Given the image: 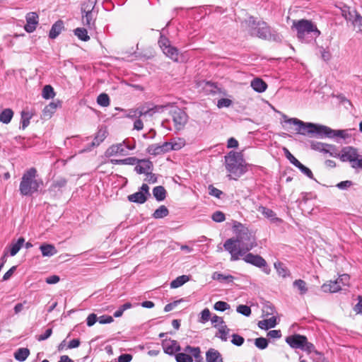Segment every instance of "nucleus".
I'll use <instances>...</instances> for the list:
<instances>
[{"instance_id": "obj_1", "label": "nucleus", "mask_w": 362, "mask_h": 362, "mask_svg": "<svg viewBox=\"0 0 362 362\" xmlns=\"http://www.w3.org/2000/svg\"><path fill=\"white\" fill-rule=\"evenodd\" d=\"M282 117L285 123L298 126L297 132L302 135L315 134L317 136L321 138L339 137L344 139L349 137L347 130H334L325 125L304 122L297 118H288L286 115H283Z\"/></svg>"}, {"instance_id": "obj_2", "label": "nucleus", "mask_w": 362, "mask_h": 362, "mask_svg": "<svg viewBox=\"0 0 362 362\" xmlns=\"http://www.w3.org/2000/svg\"><path fill=\"white\" fill-rule=\"evenodd\" d=\"M242 28L254 37L268 40L271 42L280 43L282 35L274 28L263 21H257L253 16H249L241 23Z\"/></svg>"}, {"instance_id": "obj_3", "label": "nucleus", "mask_w": 362, "mask_h": 362, "mask_svg": "<svg viewBox=\"0 0 362 362\" xmlns=\"http://www.w3.org/2000/svg\"><path fill=\"white\" fill-rule=\"evenodd\" d=\"M42 185L43 182L38 177L37 170L35 168H30L23 174L19 191L23 196H32L38 192L39 188Z\"/></svg>"}, {"instance_id": "obj_4", "label": "nucleus", "mask_w": 362, "mask_h": 362, "mask_svg": "<svg viewBox=\"0 0 362 362\" xmlns=\"http://www.w3.org/2000/svg\"><path fill=\"white\" fill-rule=\"evenodd\" d=\"M225 167L229 176L237 179L245 173V160L241 152L230 151L224 156Z\"/></svg>"}, {"instance_id": "obj_5", "label": "nucleus", "mask_w": 362, "mask_h": 362, "mask_svg": "<svg viewBox=\"0 0 362 362\" xmlns=\"http://www.w3.org/2000/svg\"><path fill=\"white\" fill-rule=\"evenodd\" d=\"M292 29L296 31L297 37L300 40H304L305 37L315 40L321 33L316 24L307 19L293 21Z\"/></svg>"}, {"instance_id": "obj_6", "label": "nucleus", "mask_w": 362, "mask_h": 362, "mask_svg": "<svg viewBox=\"0 0 362 362\" xmlns=\"http://www.w3.org/2000/svg\"><path fill=\"white\" fill-rule=\"evenodd\" d=\"M235 228L237 233L236 240L238 243V247H241L242 251H243L245 254L257 246L255 237L247 228L240 223L235 225Z\"/></svg>"}, {"instance_id": "obj_7", "label": "nucleus", "mask_w": 362, "mask_h": 362, "mask_svg": "<svg viewBox=\"0 0 362 362\" xmlns=\"http://www.w3.org/2000/svg\"><path fill=\"white\" fill-rule=\"evenodd\" d=\"M243 256V259L246 263L262 269V272L266 274H270L271 269L268 266L266 260L260 255L247 253L246 255L245 254Z\"/></svg>"}, {"instance_id": "obj_8", "label": "nucleus", "mask_w": 362, "mask_h": 362, "mask_svg": "<svg viewBox=\"0 0 362 362\" xmlns=\"http://www.w3.org/2000/svg\"><path fill=\"white\" fill-rule=\"evenodd\" d=\"M224 249L228 251L231 257V261H236L239 259L240 256H243L245 253L242 251L240 247H238V243L236 239L229 238L223 245Z\"/></svg>"}, {"instance_id": "obj_9", "label": "nucleus", "mask_w": 362, "mask_h": 362, "mask_svg": "<svg viewBox=\"0 0 362 362\" xmlns=\"http://www.w3.org/2000/svg\"><path fill=\"white\" fill-rule=\"evenodd\" d=\"M171 115L175 129L177 130L182 129L188 120L187 113L182 109L176 107L171 112Z\"/></svg>"}, {"instance_id": "obj_10", "label": "nucleus", "mask_w": 362, "mask_h": 362, "mask_svg": "<svg viewBox=\"0 0 362 362\" xmlns=\"http://www.w3.org/2000/svg\"><path fill=\"white\" fill-rule=\"evenodd\" d=\"M163 54L175 62H182L185 58L177 47H160Z\"/></svg>"}, {"instance_id": "obj_11", "label": "nucleus", "mask_w": 362, "mask_h": 362, "mask_svg": "<svg viewBox=\"0 0 362 362\" xmlns=\"http://www.w3.org/2000/svg\"><path fill=\"white\" fill-rule=\"evenodd\" d=\"M163 351L168 355H173L181 350V347L176 340L171 339H163L161 342Z\"/></svg>"}, {"instance_id": "obj_12", "label": "nucleus", "mask_w": 362, "mask_h": 362, "mask_svg": "<svg viewBox=\"0 0 362 362\" xmlns=\"http://www.w3.org/2000/svg\"><path fill=\"white\" fill-rule=\"evenodd\" d=\"M286 342L293 349H300L302 350L303 344L306 342V337L295 334L286 338Z\"/></svg>"}, {"instance_id": "obj_13", "label": "nucleus", "mask_w": 362, "mask_h": 362, "mask_svg": "<svg viewBox=\"0 0 362 362\" xmlns=\"http://www.w3.org/2000/svg\"><path fill=\"white\" fill-rule=\"evenodd\" d=\"M26 24L24 28L28 33H33L38 24L39 16L35 12H30L25 16Z\"/></svg>"}, {"instance_id": "obj_14", "label": "nucleus", "mask_w": 362, "mask_h": 362, "mask_svg": "<svg viewBox=\"0 0 362 362\" xmlns=\"http://www.w3.org/2000/svg\"><path fill=\"white\" fill-rule=\"evenodd\" d=\"M339 156L343 162L349 161L350 163L354 160L356 157H358L357 149L351 146H346L343 148L341 154Z\"/></svg>"}, {"instance_id": "obj_15", "label": "nucleus", "mask_w": 362, "mask_h": 362, "mask_svg": "<svg viewBox=\"0 0 362 362\" xmlns=\"http://www.w3.org/2000/svg\"><path fill=\"white\" fill-rule=\"evenodd\" d=\"M153 169V163L147 159L139 160L137 165H136L134 170L138 174H147L149 171Z\"/></svg>"}, {"instance_id": "obj_16", "label": "nucleus", "mask_w": 362, "mask_h": 362, "mask_svg": "<svg viewBox=\"0 0 362 362\" xmlns=\"http://www.w3.org/2000/svg\"><path fill=\"white\" fill-rule=\"evenodd\" d=\"M257 211L261 213L265 218L269 219L272 223H279L282 222L281 218L276 217V213L269 208L263 206H259Z\"/></svg>"}, {"instance_id": "obj_17", "label": "nucleus", "mask_w": 362, "mask_h": 362, "mask_svg": "<svg viewBox=\"0 0 362 362\" xmlns=\"http://www.w3.org/2000/svg\"><path fill=\"white\" fill-rule=\"evenodd\" d=\"M64 28V22L62 20L56 21L52 26L49 33V37L50 39H55Z\"/></svg>"}, {"instance_id": "obj_18", "label": "nucleus", "mask_w": 362, "mask_h": 362, "mask_svg": "<svg viewBox=\"0 0 362 362\" xmlns=\"http://www.w3.org/2000/svg\"><path fill=\"white\" fill-rule=\"evenodd\" d=\"M127 153V150L124 147V144L119 143L117 144L112 145L107 150V154L110 156L120 154L126 155Z\"/></svg>"}, {"instance_id": "obj_19", "label": "nucleus", "mask_w": 362, "mask_h": 362, "mask_svg": "<svg viewBox=\"0 0 362 362\" xmlns=\"http://www.w3.org/2000/svg\"><path fill=\"white\" fill-rule=\"evenodd\" d=\"M251 87L257 93L264 92L267 88V84L262 78H255L251 81Z\"/></svg>"}, {"instance_id": "obj_20", "label": "nucleus", "mask_w": 362, "mask_h": 362, "mask_svg": "<svg viewBox=\"0 0 362 362\" xmlns=\"http://www.w3.org/2000/svg\"><path fill=\"white\" fill-rule=\"evenodd\" d=\"M127 199L131 202L141 204L145 203L148 198L146 194H144L142 192L138 191L134 194H129L127 197Z\"/></svg>"}, {"instance_id": "obj_21", "label": "nucleus", "mask_w": 362, "mask_h": 362, "mask_svg": "<svg viewBox=\"0 0 362 362\" xmlns=\"http://www.w3.org/2000/svg\"><path fill=\"white\" fill-rule=\"evenodd\" d=\"M206 362H222V358L220 353L214 349H209L206 353Z\"/></svg>"}, {"instance_id": "obj_22", "label": "nucleus", "mask_w": 362, "mask_h": 362, "mask_svg": "<svg viewBox=\"0 0 362 362\" xmlns=\"http://www.w3.org/2000/svg\"><path fill=\"white\" fill-rule=\"evenodd\" d=\"M83 15V23L89 28H92L95 24V19L93 18V11L90 10H81Z\"/></svg>"}, {"instance_id": "obj_23", "label": "nucleus", "mask_w": 362, "mask_h": 362, "mask_svg": "<svg viewBox=\"0 0 362 362\" xmlns=\"http://www.w3.org/2000/svg\"><path fill=\"white\" fill-rule=\"evenodd\" d=\"M322 290L325 293H336L341 290V286L335 281H329L322 286Z\"/></svg>"}, {"instance_id": "obj_24", "label": "nucleus", "mask_w": 362, "mask_h": 362, "mask_svg": "<svg viewBox=\"0 0 362 362\" xmlns=\"http://www.w3.org/2000/svg\"><path fill=\"white\" fill-rule=\"evenodd\" d=\"M40 249L44 257H52L57 253L55 247L51 244H42L40 245Z\"/></svg>"}, {"instance_id": "obj_25", "label": "nucleus", "mask_w": 362, "mask_h": 362, "mask_svg": "<svg viewBox=\"0 0 362 362\" xmlns=\"http://www.w3.org/2000/svg\"><path fill=\"white\" fill-rule=\"evenodd\" d=\"M276 325V318L275 317H272L269 319L261 320L258 322V327L262 329H268L269 328H273Z\"/></svg>"}, {"instance_id": "obj_26", "label": "nucleus", "mask_w": 362, "mask_h": 362, "mask_svg": "<svg viewBox=\"0 0 362 362\" xmlns=\"http://www.w3.org/2000/svg\"><path fill=\"white\" fill-rule=\"evenodd\" d=\"M166 190L163 186H156L153 189V195L158 202L163 201L166 197Z\"/></svg>"}, {"instance_id": "obj_27", "label": "nucleus", "mask_w": 362, "mask_h": 362, "mask_svg": "<svg viewBox=\"0 0 362 362\" xmlns=\"http://www.w3.org/2000/svg\"><path fill=\"white\" fill-rule=\"evenodd\" d=\"M341 14L347 21L352 22V21L354 19L355 15H357L358 13L356 11V10H351L350 7L344 6L341 8Z\"/></svg>"}, {"instance_id": "obj_28", "label": "nucleus", "mask_w": 362, "mask_h": 362, "mask_svg": "<svg viewBox=\"0 0 362 362\" xmlns=\"http://www.w3.org/2000/svg\"><path fill=\"white\" fill-rule=\"evenodd\" d=\"M30 354V350L28 348H19L14 353L15 358L21 362L26 360Z\"/></svg>"}, {"instance_id": "obj_29", "label": "nucleus", "mask_w": 362, "mask_h": 362, "mask_svg": "<svg viewBox=\"0 0 362 362\" xmlns=\"http://www.w3.org/2000/svg\"><path fill=\"white\" fill-rule=\"evenodd\" d=\"M13 117V111L10 108H6L0 113V122L4 124H8Z\"/></svg>"}, {"instance_id": "obj_30", "label": "nucleus", "mask_w": 362, "mask_h": 362, "mask_svg": "<svg viewBox=\"0 0 362 362\" xmlns=\"http://www.w3.org/2000/svg\"><path fill=\"white\" fill-rule=\"evenodd\" d=\"M25 243V239L23 237H21L18 239V240L12 243L10 246V255L11 256H15L18 251L21 250L22 246Z\"/></svg>"}, {"instance_id": "obj_31", "label": "nucleus", "mask_w": 362, "mask_h": 362, "mask_svg": "<svg viewBox=\"0 0 362 362\" xmlns=\"http://www.w3.org/2000/svg\"><path fill=\"white\" fill-rule=\"evenodd\" d=\"M189 280V276L187 275H182L177 277L175 279L171 281L170 287L172 288H177L182 286L184 284Z\"/></svg>"}, {"instance_id": "obj_32", "label": "nucleus", "mask_w": 362, "mask_h": 362, "mask_svg": "<svg viewBox=\"0 0 362 362\" xmlns=\"http://www.w3.org/2000/svg\"><path fill=\"white\" fill-rule=\"evenodd\" d=\"M274 267L276 269L279 276L286 278V276L290 275L289 270L282 262H275Z\"/></svg>"}, {"instance_id": "obj_33", "label": "nucleus", "mask_w": 362, "mask_h": 362, "mask_svg": "<svg viewBox=\"0 0 362 362\" xmlns=\"http://www.w3.org/2000/svg\"><path fill=\"white\" fill-rule=\"evenodd\" d=\"M212 279L214 280H217L221 283L223 282H232L234 279V277L232 275H226L218 272H214L212 275Z\"/></svg>"}, {"instance_id": "obj_34", "label": "nucleus", "mask_w": 362, "mask_h": 362, "mask_svg": "<svg viewBox=\"0 0 362 362\" xmlns=\"http://www.w3.org/2000/svg\"><path fill=\"white\" fill-rule=\"evenodd\" d=\"M168 214L169 210L168 208L164 205H161L154 211L152 216L156 219H159L167 216Z\"/></svg>"}, {"instance_id": "obj_35", "label": "nucleus", "mask_w": 362, "mask_h": 362, "mask_svg": "<svg viewBox=\"0 0 362 362\" xmlns=\"http://www.w3.org/2000/svg\"><path fill=\"white\" fill-rule=\"evenodd\" d=\"M161 146L163 153L172 150L177 151L181 148V145L176 142H164Z\"/></svg>"}, {"instance_id": "obj_36", "label": "nucleus", "mask_w": 362, "mask_h": 362, "mask_svg": "<svg viewBox=\"0 0 362 362\" xmlns=\"http://www.w3.org/2000/svg\"><path fill=\"white\" fill-rule=\"evenodd\" d=\"M74 35L81 40L86 42L90 37L87 30L84 28H77L74 30Z\"/></svg>"}, {"instance_id": "obj_37", "label": "nucleus", "mask_w": 362, "mask_h": 362, "mask_svg": "<svg viewBox=\"0 0 362 362\" xmlns=\"http://www.w3.org/2000/svg\"><path fill=\"white\" fill-rule=\"evenodd\" d=\"M185 351L189 352L193 355L197 362H200L199 361L202 359L200 355V349L199 347H192L191 346H187L185 348Z\"/></svg>"}, {"instance_id": "obj_38", "label": "nucleus", "mask_w": 362, "mask_h": 362, "mask_svg": "<svg viewBox=\"0 0 362 362\" xmlns=\"http://www.w3.org/2000/svg\"><path fill=\"white\" fill-rule=\"evenodd\" d=\"M293 285L294 287L297 288L299 290V293L300 295H304L308 291V287L306 286V283L305 281L301 279H298L293 281Z\"/></svg>"}, {"instance_id": "obj_39", "label": "nucleus", "mask_w": 362, "mask_h": 362, "mask_svg": "<svg viewBox=\"0 0 362 362\" xmlns=\"http://www.w3.org/2000/svg\"><path fill=\"white\" fill-rule=\"evenodd\" d=\"M32 117V115L27 111H22L21 112V126L20 128H22V129H25L30 124V120Z\"/></svg>"}, {"instance_id": "obj_40", "label": "nucleus", "mask_w": 362, "mask_h": 362, "mask_svg": "<svg viewBox=\"0 0 362 362\" xmlns=\"http://www.w3.org/2000/svg\"><path fill=\"white\" fill-rule=\"evenodd\" d=\"M42 95L45 99H50L55 95L54 88L50 85H46L42 89Z\"/></svg>"}, {"instance_id": "obj_41", "label": "nucleus", "mask_w": 362, "mask_h": 362, "mask_svg": "<svg viewBox=\"0 0 362 362\" xmlns=\"http://www.w3.org/2000/svg\"><path fill=\"white\" fill-rule=\"evenodd\" d=\"M147 151L148 153L153 156H157L163 153V151L162 150V146L159 144L150 145L147 148Z\"/></svg>"}, {"instance_id": "obj_42", "label": "nucleus", "mask_w": 362, "mask_h": 362, "mask_svg": "<svg viewBox=\"0 0 362 362\" xmlns=\"http://www.w3.org/2000/svg\"><path fill=\"white\" fill-rule=\"evenodd\" d=\"M229 332L230 329L228 328L226 325H221L218 329L220 335L216 334V337L220 338L223 341H226L228 340V334Z\"/></svg>"}, {"instance_id": "obj_43", "label": "nucleus", "mask_w": 362, "mask_h": 362, "mask_svg": "<svg viewBox=\"0 0 362 362\" xmlns=\"http://www.w3.org/2000/svg\"><path fill=\"white\" fill-rule=\"evenodd\" d=\"M97 103L102 107H107L110 105V98L107 93H100L97 98Z\"/></svg>"}, {"instance_id": "obj_44", "label": "nucleus", "mask_w": 362, "mask_h": 362, "mask_svg": "<svg viewBox=\"0 0 362 362\" xmlns=\"http://www.w3.org/2000/svg\"><path fill=\"white\" fill-rule=\"evenodd\" d=\"M319 50L317 51V53H320L321 55V58L327 62L329 61L331 58V53L329 49V47H318Z\"/></svg>"}, {"instance_id": "obj_45", "label": "nucleus", "mask_w": 362, "mask_h": 362, "mask_svg": "<svg viewBox=\"0 0 362 362\" xmlns=\"http://www.w3.org/2000/svg\"><path fill=\"white\" fill-rule=\"evenodd\" d=\"M157 109V107L149 108L148 110H146L144 107H139V117H146L147 115L151 117L158 111Z\"/></svg>"}, {"instance_id": "obj_46", "label": "nucleus", "mask_w": 362, "mask_h": 362, "mask_svg": "<svg viewBox=\"0 0 362 362\" xmlns=\"http://www.w3.org/2000/svg\"><path fill=\"white\" fill-rule=\"evenodd\" d=\"M139 159H137L135 157H129L124 159L121 160H117L116 163L117 164H122V165H134L135 164L138 163Z\"/></svg>"}, {"instance_id": "obj_47", "label": "nucleus", "mask_w": 362, "mask_h": 362, "mask_svg": "<svg viewBox=\"0 0 362 362\" xmlns=\"http://www.w3.org/2000/svg\"><path fill=\"white\" fill-rule=\"evenodd\" d=\"M175 359L177 362H192L193 359L192 357L187 354L185 353H178L175 356Z\"/></svg>"}, {"instance_id": "obj_48", "label": "nucleus", "mask_w": 362, "mask_h": 362, "mask_svg": "<svg viewBox=\"0 0 362 362\" xmlns=\"http://www.w3.org/2000/svg\"><path fill=\"white\" fill-rule=\"evenodd\" d=\"M255 345L259 349H264L268 346V340L264 337H259L255 339Z\"/></svg>"}, {"instance_id": "obj_49", "label": "nucleus", "mask_w": 362, "mask_h": 362, "mask_svg": "<svg viewBox=\"0 0 362 362\" xmlns=\"http://www.w3.org/2000/svg\"><path fill=\"white\" fill-rule=\"evenodd\" d=\"M283 151L284 153V156L286 158L295 166L299 163V160L295 158L291 153L288 151V149L286 147L283 148Z\"/></svg>"}, {"instance_id": "obj_50", "label": "nucleus", "mask_w": 362, "mask_h": 362, "mask_svg": "<svg viewBox=\"0 0 362 362\" xmlns=\"http://www.w3.org/2000/svg\"><path fill=\"white\" fill-rule=\"evenodd\" d=\"M214 308L217 311L223 312L230 308V305L225 301H217L214 305Z\"/></svg>"}, {"instance_id": "obj_51", "label": "nucleus", "mask_w": 362, "mask_h": 362, "mask_svg": "<svg viewBox=\"0 0 362 362\" xmlns=\"http://www.w3.org/2000/svg\"><path fill=\"white\" fill-rule=\"evenodd\" d=\"M236 311L238 313L242 314L244 316L248 317L251 315V308L250 307L246 305H240L237 307Z\"/></svg>"}, {"instance_id": "obj_52", "label": "nucleus", "mask_w": 362, "mask_h": 362, "mask_svg": "<svg viewBox=\"0 0 362 362\" xmlns=\"http://www.w3.org/2000/svg\"><path fill=\"white\" fill-rule=\"evenodd\" d=\"M296 167L298 168L301 171V173L305 174L309 178L314 179L312 171L308 168L303 165L300 162H299V163L296 165Z\"/></svg>"}, {"instance_id": "obj_53", "label": "nucleus", "mask_w": 362, "mask_h": 362, "mask_svg": "<svg viewBox=\"0 0 362 362\" xmlns=\"http://www.w3.org/2000/svg\"><path fill=\"white\" fill-rule=\"evenodd\" d=\"M130 308H132V304L130 303H126L121 305L119 309L114 313L113 316L115 317H119L123 315L124 310Z\"/></svg>"}, {"instance_id": "obj_54", "label": "nucleus", "mask_w": 362, "mask_h": 362, "mask_svg": "<svg viewBox=\"0 0 362 362\" xmlns=\"http://www.w3.org/2000/svg\"><path fill=\"white\" fill-rule=\"evenodd\" d=\"M211 218L214 221L217 223H221L225 221V214L220 211H216L212 214Z\"/></svg>"}, {"instance_id": "obj_55", "label": "nucleus", "mask_w": 362, "mask_h": 362, "mask_svg": "<svg viewBox=\"0 0 362 362\" xmlns=\"http://www.w3.org/2000/svg\"><path fill=\"white\" fill-rule=\"evenodd\" d=\"M351 23L359 31H362V16L359 13L355 15L354 19L352 21Z\"/></svg>"}, {"instance_id": "obj_56", "label": "nucleus", "mask_w": 362, "mask_h": 362, "mask_svg": "<svg viewBox=\"0 0 362 362\" xmlns=\"http://www.w3.org/2000/svg\"><path fill=\"white\" fill-rule=\"evenodd\" d=\"M211 317V312L208 308L204 309L201 313V317L199 319V322L205 323L209 320Z\"/></svg>"}, {"instance_id": "obj_57", "label": "nucleus", "mask_w": 362, "mask_h": 362, "mask_svg": "<svg viewBox=\"0 0 362 362\" xmlns=\"http://www.w3.org/2000/svg\"><path fill=\"white\" fill-rule=\"evenodd\" d=\"M244 338L238 334H233L232 335L231 342L235 346H240L244 343Z\"/></svg>"}, {"instance_id": "obj_58", "label": "nucleus", "mask_w": 362, "mask_h": 362, "mask_svg": "<svg viewBox=\"0 0 362 362\" xmlns=\"http://www.w3.org/2000/svg\"><path fill=\"white\" fill-rule=\"evenodd\" d=\"M159 34L158 45H170L169 40L164 35V29L161 32L156 30Z\"/></svg>"}, {"instance_id": "obj_59", "label": "nucleus", "mask_w": 362, "mask_h": 362, "mask_svg": "<svg viewBox=\"0 0 362 362\" xmlns=\"http://www.w3.org/2000/svg\"><path fill=\"white\" fill-rule=\"evenodd\" d=\"M97 3V0H88L87 2H84L81 6V10H90L93 11L95 6Z\"/></svg>"}, {"instance_id": "obj_60", "label": "nucleus", "mask_w": 362, "mask_h": 362, "mask_svg": "<svg viewBox=\"0 0 362 362\" xmlns=\"http://www.w3.org/2000/svg\"><path fill=\"white\" fill-rule=\"evenodd\" d=\"M349 276L346 274H341L339 276V278L336 280L338 285L346 286L349 284Z\"/></svg>"}, {"instance_id": "obj_61", "label": "nucleus", "mask_w": 362, "mask_h": 362, "mask_svg": "<svg viewBox=\"0 0 362 362\" xmlns=\"http://www.w3.org/2000/svg\"><path fill=\"white\" fill-rule=\"evenodd\" d=\"M209 194L216 198H221V196L223 194V192L211 185L209 186Z\"/></svg>"}, {"instance_id": "obj_62", "label": "nucleus", "mask_w": 362, "mask_h": 362, "mask_svg": "<svg viewBox=\"0 0 362 362\" xmlns=\"http://www.w3.org/2000/svg\"><path fill=\"white\" fill-rule=\"evenodd\" d=\"M67 180L64 177H59L54 180L52 183V187L55 188H62L66 186Z\"/></svg>"}, {"instance_id": "obj_63", "label": "nucleus", "mask_w": 362, "mask_h": 362, "mask_svg": "<svg viewBox=\"0 0 362 362\" xmlns=\"http://www.w3.org/2000/svg\"><path fill=\"white\" fill-rule=\"evenodd\" d=\"M232 104V101L228 98H221L218 100L217 106L219 108L228 107Z\"/></svg>"}, {"instance_id": "obj_64", "label": "nucleus", "mask_w": 362, "mask_h": 362, "mask_svg": "<svg viewBox=\"0 0 362 362\" xmlns=\"http://www.w3.org/2000/svg\"><path fill=\"white\" fill-rule=\"evenodd\" d=\"M357 299H358V302L354 306V310L357 314H362V296H358L357 297Z\"/></svg>"}]
</instances>
